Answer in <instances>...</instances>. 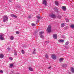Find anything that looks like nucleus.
<instances>
[{
	"label": "nucleus",
	"instance_id": "1",
	"mask_svg": "<svg viewBox=\"0 0 74 74\" xmlns=\"http://www.w3.org/2000/svg\"><path fill=\"white\" fill-rule=\"evenodd\" d=\"M8 16H7L5 15L4 16H3V22H5L6 21H8Z\"/></svg>",
	"mask_w": 74,
	"mask_h": 74
},
{
	"label": "nucleus",
	"instance_id": "2",
	"mask_svg": "<svg viewBox=\"0 0 74 74\" xmlns=\"http://www.w3.org/2000/svg\"><path fill=\"white\" fill-rule=\"evenodd\" d=\"M51 25H49L48 26V27L47 28V30L48 33L51 32Z\"/></svg>",
	"mask_w": 74,
	"mask_h": 74
},
{
	"label": "nucleus",
	"instance_id": "3",
	"mask_svg": "<svg viewBox=\"0 0 74 74\" xmlns=\"http://www.w3.org/2000/svg\"><path fill=\"white\" fill-rule=\"evenodd\" d=\"M49 16L50 17H51V18H56V15L53 14H50Z\"/></svg>",
	"mask_w": 74,
	"mask_h": 74
},
{
	"label": "nucleus",
	"instance_id": "4",
	"mask_svg": "<svg viewBox=\"0 0 74 74\" xmlns=\"http://www.w3.org/2000/svg\"><path fill=\"white\" fill-rule=\"evenodd\" d=\"M0 39L1 41L4 40V38L3 37V34H1L0 35Z\"/></svg>",
	"mask_w": 74,
	"mask_h": 74
},
{
	"label": "nucleus",
	"instance_id": "5",
	"mask_svg": "<svg viewBox=\"0 0 74 74\" xmlns=\"http://www.w3.org/2000/svg\"><path fill=\"white\" fill-rule=\"evenodd\" d=\"M47 1H45V0H44L43 1H42L43 4L45 5H47Z\"/></svg>",
	"mask_w": 74,
	"mask_h": 74
},
{
	"label": "nucleus",
	"instance_id": "6",
	"mask_svg": "<svg viewBox=\"0 0 74 74\" xmlns=\"http://www.w3.org/2000/svg\"><path fill=\"white\" fill-rule=\"evenodd\" d=\"M10 16L11 17H13L14 18H18V16L15 15V14H11Z\"/></svg>",
	"mask_w": 74,
	"mask_h": 74
},
{
	"label": "nucleus",
	"instance_id": "7",
	"mask_svg": "<svg viewBox=\"0 0 74 74\" xmlns=\"http://www.w3.org/2000/svg\"><path fill=\"white\" fill-rule=\"evenodd\" d=\"M53 37L54 39H56L58 38V36L56 34H53Z\"/></svg>",
	"mask_w": 74,
	"mask_h": 74
},
{
	"label": "nucleus",
	"instance_id": "8",
	"mask_svg": "<svg viewBox=\"0 0 74 74\" xmlns=\"http://www.w3.org/2000/svg\"><path fill=\"white\" fill-rule=\"evenodd\" d=\"M51 58H52V59H56V57L55 55L54 54H53L52 55Z\"/></svg>",
	"mask_w": 74,
	"mask_h": 74
},
{
	"label": "nucleus",
	"instance_id": "9",
	"mask_svg": "<svg viewBox=\"0 0 74 74\" xmlns=\"http://www.w3.org/2000/svg\"><path fill=\"white\" fill-rule=\"evenodd\" d=\"M62 9L64 10V11H66V6H62Z\"/></svg>",
	"mask_w": 74,
	"mask_h": 74
},
{
	"label": "nucleus",
	"instance_id": "10",
	"mask_svg": "<svg viewBox=\"0 0 74 74\" xmlns=\"http://www.w3.org/2000/svg\"><path fill=\"white\" fill-rule=\"evenodd\" d=\"M36 18H37L38 19H42V18L41 17V16H36Z\"/></svg>",
	"mask_w": 74,
	"mask_h": 74
},
{
	"label": "nucleus",
	"instance_id": "11",
	"mask_svg": "<svg viewBox=\"0 0 74 74\" xmlns=\"http://www.w3.org/2000/svg\"><path fill=\"white\" fill-rule=\"evenodd\" d=\"M67 64H64L62 65V67H67Z\"/></svg>",
	"mask_w": 74,
	"mask_h": 74
},
{
	"label": "nucleus",
	"instance_id": "12",
	"mask_svg": "<svg viewBox=\"0 0 74 74\" xmlns=\"http://www.w3.org/2000/svg\"><path fill=\"white\" fill-rule=\"evenodd\" d=\"M58 42H64V40H63L62 39L61 40H58Z\"/></svg>",
	"mask_w": 74,
	"mask_h": 74
},
{
	"label": "nucleus",
	"instance_id": "13",
	"mask_svg": "<svg viewBox=\"0 0 74 74\" xmlns=\"http://www.w3.org/2000/svg\"><path fill=\"white\" fill-rule=\"evenodd\" d=\"M29 69L30 71H33V69H32V68L31 67H29Z\"/></svg>",
	"mask_w": 74,
	"mask_h": 74
},
{
	"label": "nucleus",
	"instance_id": "14",
	"mask_svg": "<svg viewBox=\"0 0 74 74\" xmlns=\"http://www.w3.org/2000/svg\"><path fill=\"white\" fill-rule=\"evenodd\" d=\"M55 4H56V5H57L58 6V5H59V4L58 3V1H55Z\"/></svg>",
	"mask_w": 74,
	"mask_h": 74
},
{
	"label": "nucleus",
	"instance_id": "15",
	"mask_svg": "<svg viewBox=\"0 0 74 74\" xmlns=\"http://www.w3.org/2000/svg\"><path fill=\"white\" fill-rule=\"evenodd\" d=\"M0 58L1 59H3L4 58V55L3 54H1L0 55Z\"/></svg>",
	"mask_w": 74,
	"mask_h": 74
},
{
	"label": "nucleus",
	"instance_id": "16",
	"mask_svg": "<svg viewBox=\"0 0 74 74\" xmlns=\"http://www.w3.org/2000/svg\"><path fill=\"white\" fill-rule=\"evenodd\" d=\"M45 58L46 59H48L49 58V56H48V54H46L45 55Z\"/></svg>",
	"mask_w": 74,
	"mask_h": 74
},
{
	"label": "nucleus",
	"instance_id": "17",
	"mask_svg": "<svg viewBox=\"0 0 74 74\" xmlns=\"http://www.w3.org/2000/svg\"><path fill=\"white\" fill-rule=\"evenodd\" d=\"M14 55L15 56H16L17 55V52L16 50H14Z\"/></svg>",
	"mask_w": 74,
	"mask_h": 74
},
{
	"label": "nucleus",
	"instance_id": "18",
	"mask_svg": "<svg viewBox=\"0 0 74 74\" xmlns=\"http://www.w3.org/2000/svg\"><path fill=\"white\" fill-rule=\"evenodd\" d=\"M69 42L67 41V42L65 43V45H69Z\"/></svg>",
	"mask_w": 74,
	"mask_h": 74
},
{
	"label": "nucleus",
	"instance_id": "19",
	"mask_svg": "<svg viewBox=\"0 0 74 74\" xmlns=\"http://www.w3.org/2000/svg\"><path fill=\"white\" fill-rule=\"evenodd\" d=\"M71 70L72 73H74V68H71Z\"/></svg>",
	"mask_w": 74,
	"mask_h": 74
},
{
	"label": "nucleus",
	"instance_id": "20",
	"mask_svg": "<svg viewBox=\"0 0 74 74\" xmlns=\"http://www.w3.org/2000/svg\"><path fill=\"white\" fill-rule=\"evenodd\" d=\"M70 27L73 29H74V25L72 24L71 25Z\"/></svg>",
	"mask_w": 74,
	"mask_h": 74
},
{
	"label": "nucleus",
	"instance_id": "21",
	"mask_svg": "<svg viewBox=\"0 0 74 74\" xmlns=\"http://www.w3.org/2000/svg\"><path fill=\"white\" fill-rule=\"evenodd\" d=\"M43 33H44V32H39V35H42V34Z\"/></svg>",
	"mask_w": 74,
	"mask_h": 74
},
{
	"label": "nucleus",
	"instance_id": "22",
	"mask_svg": "<svg viewBox=\"0 0 74 74\" xmlns=\"http://www.w3.org/2000/svg\"><path fill=\"white\" fill-rule=\"evenodd\" d=\"M14 36H11L10 39L11 40H14Z\"/></svg>",
	"mask_w": 74,
	"mask_h": 74
},
{
	"label": "nucleus",
	"instance_id": "23",
	"mask_svg": "<svg viewBox=\"0 0 74 74\" xmlns=\"http://www.w3.org/2000/svg\"><path fill=\"white\" fill-rule=\"evenodd\" d=\"M64 23H62V24L61 25V27H64Z\"/></svg>",
	"mask_w": 74,
	"mask_h": 74
},
{
	"label": "nucleus",
	"instance_id": "24",
	"mask_svg": "<svg viewBox=\"0 0 74 74\" xmlns=\"http://www.w3.org/2000/svg\"><path fill=\"white\" fill-rule=\"evenodd\" d=\"M59 60L60 62H61L62 61H63V59L62 58H61L59 59Z\"/></svg>",
	"mask_w": 74,
	"mask_h": 74
},
{
	"label": "nucleus",
	"instance_id": "25",
	"mask_svg": "<svg viewBox=\"0 0 74 74\" xmlns=\"http://www.w3.org/2000/svg\"><path fill=\"white\" fill-rule=\"evenodd\" d=\"M57 18H59V19H61V18H62V16H61L58 15L57 16Z\"/></svg>",
	"mask_w": 74,
	"mask_h": 74
},
{
	"label": "nucleus",
	"instance_id": "26",
	"mask_svg": "<svg viewBox=\"0 0 74 74\" xmlns=\"http://www.w3.org/2000/svg\"><path fill=\"white\" fill-rule=\"evenodd\" d=\"M21 52L23 54H24V53H25V51H24V50H23V49H22L21 51Z\"/></svg>",
	"mask_w": 74,
	"mask_h": 74
},
{
	"label": "nucleus",
	"instance_id": "27",
	"mask_svg": "<svg viewBox=\"0 0 74 74\" xmlns=\"http://www.w3.org/2000/svg\"><path fill=\"white\" fill-rule=\"evenodd\" d=\"M65 20L66 21V22H69V19H67V18H65Z\"/></svg>",
	"mask_w": 74,
	"mask_h": 74
},
{
	"label": "nucleus",
	"instance_id": "28",
	"mask_svg": "<svg viewBox=\"0 0 74 74\" xmlns=\"http://www.w3.org/2000/svg\"><path fill=\"white\" fill-rule=\"evenodd\" d=\"M16 34H19L20 33L18 31H17L16 32Z\"/></svg>",
	"mask_w": 74,
	"mask_h": 74
},
{
	"label": "nucleus",
	"instance_id": "29",
	"mask_svg": "<svg viewBox=\"0 0 74 74\" xmlns=\"http://www.w3.org/2000/svg\"><path fill=\"white\" fill-rule=\"evenodd\" d=\"M32 26H36V24L34 23H32Z\"/></svg>",
	"mask_w": 74,
	"mask_h": 74
},
{
	"label": "nucleus",
	"instance_id": "30",
	"mask_svg": "<svg viewBox=\"0 0 74 74\" xmlns=\"http://www.w3.org/2000/svg\"><path fill=\"white\" fill-rule=\"evenodd\" d=\"M68 29V27L67 26H66L64 27V30H67Z\"/></svg>",
	"mask_w": 74,
	"mask_h": 74
},
{
	"label": "nucleus",
	"instance_id": "31",
	"mask_svg": "<svg viewBox=\"0 0 74 74\" xmlns=\"http://www.w3.org/2000/svg\"><path fill=\"white\" fill-rule=\"evenodd\" d=\"M45 44H48V43H49V42L48 41H45Z\"/></svg>",
	"mask_w": 74,
	"mask_h": 74
},
{
	"label": "nucleus",
	"instance_id": "32",
	"mask_svg": "<svg viewBox=\"0 0 74 74\" xmlns=\"http://www.w3.org/2000/svg\"><path fill=\"white\" fill-rule=\"evenodd\" d=\"M40 38H44V36L42 35H41L40 36Z\"/></svg>",
	"mask_w": 74,
	"mask_h": 74
},
{
	"label": "nucleus",
	"instance_id": "33",
	"mask_svg": "<svg viewBox=\"0 0 74 74\" xmlns=\"http://www.w3.org/2000/svg\"><path fill=\"white\" fill-rule=\"evenodd\" d=\"M9 59L11 60H13V58H12L10 57L9 58Z\"/></svg>",
	"mask_w": 74,
	"mask_h": 74
},
{
	"label": "nucleus",
	"instance_id": "34",
	"mask_svg": "<svg viewBox=\"0 0 74 74\" xmlns=\"http://www.w3.org/2000/svg\"><path fill=\"white\" fill-rule=\"evenodd\" d=\"M17 7H18V8H20L21 7V6L18 5L17 6Z\"/></svg>",
	"mask_w": 74,
	"mask_h": 74
},
{
	"label": "nucleus",
	"instance_id": "35",
	"mask_svg": "<svg viewBox=\"0 0 74 74\" xmlns=\"http://www.w3.org/2000/svg\"><path fill=\"white\" fill-rule=\"evenodd\" d=\"M34 34L35 37H36L37 36V34H36V33H34Z\"/></svg>",
	"mask_w": 74,
	"mask_h": 74
},
{
	"label": "nucleus",
	"instance_id": "36",
	"mask_svg": "<svg viewBox=\"0 0 74 74\" xmlns=\"http://www.w3.org/2000/svg\"><path fill=\"white\" fill-rule=\"evenodd\" d=\"M51 66H50L48 67V69H51Z\"/></svg>",
	"mask_w": 74,
	"mask_h": 74
},
{
	"label": "nucleus",
	"instance_id": "37",
	"mask_svg": "<svg viewBox=\"0 0 74 74\" xmlns=\"http://www.w3.org/2000/svg\"><path fill=\"white\" fill-rule=\"evenodd\" d=\"M32 53L33 54H36V52L33 51Z\"/></svg>",
	"mask_w": 74,
	"mask_h": 74
},
{
	"label": "nucleus",
	"instance_id": "38",
	"mask_svg": "<svg viewBox=\"0 0 74 74\" xmlns=\"http://www.w3.org/2000/svg\"><path fill=\"white\" fill-rule=\"evenodd\" d=\"M12 1L11 0H9V3H11Z\"/></svg>",
	"mask_w": 74,
	"mask_h": 74
},
{
	"label": "nucleus",
	"instance_id": "39",
	"mask_svg": "<svg viewBox=\"0 0 74 74\" xmlns=\"http://www.w3.org/2000/svg\"><path fill=\"white\" fill-rule=\"evenodd\" d=\"M65 48H66V49H68V47L67 46H65Z\"/></svg>",
	"mask_w": 74,
	"mask_h": 74
},
{
	"label": "nucleus",
	"instance_id": "40",
	"mask_svg": "<svg viewBox=\"0 0 74 74\" xmlns=\"http://www.w3.org/2000/svg\"><path fill=\"white\" fill-rule=\"evenodd\" d=\"M0 71V73H3V71L2 70H1Z\"/></svg>",
	"mask_w": 74,
	"mask_h": 74
},
{
	"label": "nucleus",
	"instance_id": "41",
	"mask_svg": "<svg viewBox=\"0 0 74 74\" xmlns=\"http://www.w3.org/2000/svg\"><path fill=\"white\" fill-rule=\"evenodd\" d=\"M10 66L11 67H12L13 66V64H11L10 65Z\"/></svg>",
	"mask_w": 74,
	"mask_h": 74
},
{
	"label": "nucleus",
	"instance_id": "42",
	"mask_svg": "<svg viewBox=\"0 0 74 74\" xmlns=\"http://www.w3.org/2000/svg\"><path fill=\"white\" fill-rule=\"evenodd\" d=\"M28 18H29V19H30V18H31V17L30 16H29Z\"/></svg>",
	"mask_w": 74,
	"mask_h": 74
},
{
	"label": "nucleus",
	"instance_id": "43",
	"mask_svg": "<svg viewBox=\"0 0 74 74\" xmlns=\"http://www.w3.org/2000/svg\"><path fill=\"white\" fill-rule=\"evenodd\" d=\"M55 10H58V8H55Z\"/></svg>",
	"mask_w": 74,
	"mask_h": 74
},
{
	"label": "nucleus",
	"instance_id": "44",
	"mask_svg": "<svg viewBox=\"0 0 74 74\" xmlns=\"http://www.w3.org/2000/svg\"><path fill=\"white\" fill-rule=\"evenodd\" d=\"M8 50H10V48L8 47Z\"/></svg>",
	"mask_w": 74,
	"mask_h": 74
},
{
	"label": "nucleus",
	"instance_id": "45",
	"mask_svg": "<svg viewBox=\"0 0 74 74\" xmlns=\"http://www.w3.org/2000/svg\"><path fill=\"white\" fill-rule=\"evenodd\" d=\"M39 21H40V20H37V22H39Z\"/></svg>",
	"mask_w": 74,
	"mask_h": 74
},
{
	"label": "nucleus",
	"instance_id": "46",
	"mask_svg": "<svg viewBox=\"0 0 74 74\" xmlns=\"http://www.w3.org/2000/svg\"><path fill=\"white\" fill-rule=\"evenodd\" d=\"M34 51H36V49H34Z\"/></svg>",
	"mask_w": 74,
	"mask_h": 74
},
{
	"label": "nucleus",
	"instance_id": "47",
	"mask_svg": "<svg viewBox=\"0 0 74 74\" xmlns=\"http://www.w3.org/2000/svg\"><path fill=\"white\" fill-rule=\"evenodd\" d=\"M45 45H46V44H45Z\"/></svg>",
	"mask_w": 74,
	"mask_h": 74
}]
</instances>
